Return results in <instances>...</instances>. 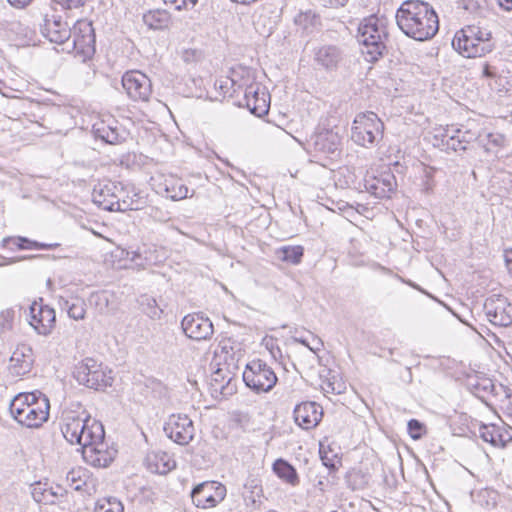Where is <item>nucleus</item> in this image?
<instances>
[{
  "label": "nucleus",
  "mask_w": 512,
  "mask_h": 512,
  "mask_svg": "<svg viewBox=\"0 0 512 512\" xmlns=\"http://www.w3.org/2000/svg\"><path fill=\"white\" fill-rule=\"evenodd\" d=\"M61 431L69 443L81 447L83 459L92 466L107 467L116 457L117 449L105 441L102 423L85 410L79 413L66 411Z\"/></svg>",
  "instance_id": "nucleus-1"
},
{
  "label": "nucleus",
  "mask_w": 512,
  "mask_h": 512,
  "mask_svg": "<svg viewBox=\"0 0 512 512\" xmlns=\"http://www.w3.org/2000/svg\"><path fill=\"white\" fill-rule=\"evenodd\" d=\"M400 30L416 41L433 38L439 30V19L428 3L421 0H406L396 12Z\"/></svg>",
  "instance_id": "nucleus-2"
},
{
  "label": "nucleus",
  "mask_w": 512,
  "mask_h": 512,
  "mask_svg": "<svg viewBox=\"0 0 512 512\" xmlns=\"http://www.w3.org/2000/svg\"><path fill=\"white\" fill-rule=\"evenodd\" d=\"M50 403L41 392L20 393L10 403L11 416L22 426L38 428L49 417Z\"/></svg>",
  "instance_id": "nucleus-3"
},
{
  "label": "nucleus",
  "mask_w": 512,
  "mask_h": 512,
  "mask_svg": "<svg viewBox=\"0 0 512 512\" xmlns=\"http://www.w3.org/2000/svg\"><path fill=\"white\" fill-rule=\"evenodd\" d=\"M452 45L466 58L482 57L494 49L491 32L475 25L458 31L452 40Z\"/></svg>",
  "instance_id": "nucleus-4"
},
{
  "label": "nucleus",
  "mask_w": 512,
  "mask_h": 512,
  "mask_svg": "<svg viewBox=\"0 0 512 512\" xmlns=\"http://www.w3.org/2000/svg\"><path fill=\"white\" fill-rule=\"evenodd\" d=\"M384 123L372 111L358 113L351 126L352 141L364 148L376 146L383 138Z\"/></svg>",
  "instance_id": "nucleus-5"
},
{
  "label": "nucleus",
  "mask_w": 512,
  "mask_h": 512,
  "mask_svg": "<svg viewBox=\"0 0 512 512\" xmlns=\"http://www.w3.org/2000/svg\"><path fill=\"white\" fill-rule=\"evenodd\" d=\"M73 376L80 385L105 390L113 383L112 371L93 358H85L74 369Z\"/></svg>",
  "instance_id": "nucleus-6"
},
{
  "label": "nucleus",
  "mask_w": 512,
  "mask_h": 512,
  "mask_svg": "<svg viewBox=\"0 0 512 512\" xmlns=\"http://www.w3.org/2000/svg\"><path fill=\"white\" fill-rule=\"evenodd\" d=\"M378 18L370 16L358 27L357 40L362 45V53L368 62H374L382 55L385 48L384 29L378 25Z\"/></svg>",
  "instance_id": "nucleus-7"
},
{
  "label": "nucleus",
  "mask_w": 512,
  "mask_h": 512,
  "mask_svg": "<svg viewBox=\"0 0 512 512\" xmlns=\"http://www.w3.org/2000/svg\"><path fill=\"white\" fill-rule=\"evenodd\" d=\"M274 370L263 360L254 359L247 363L243 372V381L251 390L261 393L269 392L277 383Z\"/></svg>",
  "instance_id": "nucleus-8"
},
{
  "label": "nucleus",
  "mask_w": 512,
  "mask_h": 512,
  "mask_svg": "<svg viewBox=\"0 0 512 512\" xmlns=\"http://www.w3.org/2000/svg\"><path fill=\"white\" fill-rule=\"evenodd\" d=\"M72 30V41H67V52H75L83 57L90 58L95 53V33L92 23L86 20H78Z\"/></svg>",
  "instance_id": "nucleus-9"
},
{
  "label": "nucleus",
  "mask_w": 512,
  "mask_h": 512,
  "mask_svg": "<svg viewBox=\"0 0 512 512\" xmlns=\"http://www.w3.org/2000/svg\"><path fill=\"white\" fill-rule=\"evenodd\" d=\"M488 321L499 327H508L512 324V303L502 295L488 297L483 306Z\"/></svg>",
  "instance_id": "nucleus-10"
},
{
  "label": "nucleus",
  "mask_w": 512,
  "mask_h": 512,
  "mask_svg": "<svg viewBox=\"0 0 512 512\" xmlns=\"http://www.w3.org/2000/svg\"><path fill=\"white\" fill-rule=\"evenodd\" d=\"M225 496L226 487L216 481L202 482L196 485L191 492L193 503L202 509L215 507L224 500Z\"/></svg>",
  "instance_id": "nucleus-11"
},
{
  "label": "nucleus",
  "mask_w": 512,
  "mask_h": 512,
  "mask_svg": "<svg viewBox=\"0 0 512 512\" xmlns=\"http://www.w3.org/2000/svg\"><path fill=\"white\" fill-rule=\"evenodd\" d=\"M39 26L41 34L52 43L65 44L71 38V28L54 11L44 13Z\"/></svg>",
  "instance_id": "nucleus-12"
},
{
  "label": "nucleus",
  "mask_w": 512,
  "mask_h": 512,
  "mask_svg": "<svg viewBox=\"0 0 512 512\" xmlns=\"http://www.w3.org/2000/svg\"><path fill=\"white\" fill-rule=\"evenodd\" d=\"M308 146L316 156L334 159L341 153V137L337 132L324 130L312 135Z\"/></svg>",
  "instance_id": "nucleus-13"
},
{
  "label": "nucleus",
  "mask_w": 512,
  "mask_h": 512,
  "mask_svg": "<svg viewBox=\"0 0 512 512\" xmlns=\"http://www.w3.org/2000/svg\"><path fill=\"white\" fill-rule=\"evenodd\" d=\"M122 86L133 101H148L152 93L151 80L140 71H128L122 76Z\"/></svg>",
  "instance_id": "nucleus-14"
},
{
  "label": "nucleus",
  "mask_w": 512,
  "mask_h": 512,
  "mask_svg": "<svg viewBox=\"0 0 512 512\" xmlns=\"http://www.w3.org/2000/svg\"><path fill=\"white\" fill-rule=\"evenodd\" d=\"M166 435L179 445L189 444L195 433L193 421L185 414H172L164 425Z\"/></svg>",
  "instance_id": "nucleus-15"
},
{
  "label": "nucleus",
  "mask_w": 512,
  "mask_h": 512,
  "mask_svg": "<svg viewBox=\"0 0 512 512\" xmlns=\"http://www.w3.org/2000/svg\"><path fill=\"white\" fill-rule=\"evenodd\" d=\"M181 328L188 338L195 341L208 340L214 333V327L208 317L202 313H192L183 317Z\"/></svg>",
  "instance_id": "nucleus-16"
},
{
  "label": "nucleus",
  "mask_w": 512,
  "mask_h": 512,
  "mask_svg": "<svg viewBox=\"0 0 512 512\" xmlns=\"http://www.w3.org/2000/svg\"><path fill=\"white\" fill-rule=\"evenodd\" d=\"M29 324L40 335H49L55 325L56 314L53 308L34 301L29 308Z\"/></svg>",
  "instance_id": "nucleus-17"
},
{
  "label": "nucleus",
  "mask_w": 512,
  "mask_h": 512,
  "mask_svg": "<svg viewBox=\"0 0 512 512\" xmlns=\"http://www.w3.org/2000/svg\"><path fill=\"white\" fill-rule=\"evenodd\" d=\"M435 137L440 138L445 149L455 152L466 150L467 145L476 139L475 133L454 126L441 129Z\"/></svg>",
  "instance_id": "nucleus-18"
},
{
  "label": "nucleus",
  "mask_w": 512,
  "mask_h": 512,
  "mask_svg": "<svg viewBox=\"0 0 512 512\" xmlns=\"http://www.w3.org/2000/svg\"><path fill=\"white\" fill-rule=\"evenodd\" d=\"M121 191V182L105 181L94 187L92 192L93 202L107 211H116L118 193Z\"/></svg>",
  "instance_id": "nucleus-19"
},
{
  "label": "nucleus",
  "mask_w": 512,
  "mask_h": 512,
  "mask_svg": "<svg viewBox=\"0 0 512 512\" xmlns=\"http://www.w3.org/2000/svg\"><path fill=\"white\" fill-rule=\"evenodd\" d=\"M396 186V178L391 171H384L378 176L365 179V189L377 198H390Z\"/></svg>",
  "instance_id": "nucleus-20"
},
{
  "label": "nucleus",
  "mask_w": 512,
  "mask_h": 512,
  "mask_svg": "<svg viewBox=\"0 0 512 512\" xmlns=\"http://www.w3.org/2000/svg\"><path fill=\"white\" fill-rule=\"evenodd\" d=\"M246 107L256 116H263L269 110V95L258 84H251L244 90Z\"/></svg>",
  "instance_id": "nucleus-21"
},
{
  "label": "nucleus",
  "mask_w": 512,
  "mask_h": 512,
  "mask_svg": "<svg viewBox=\"0 0 512 512\" xmlns=\"http://www.w3.org/2000/svg\"><path fill=\"white\" fill-rule=\"evenodd\" d=\"M33 363L32 348L24 344L19 345L10 357L9 371L13 376H24L31 371Z\"/></svg>",
  "instance_id": "nucleus-22"
},
{
  "label": "nucleus",
  "mask_w": 512,
  "mask_h": 512,
  "mask_svg": "<svg viewBox=\"0 0 512 512\" xmlns=\"http://www.w3.org/2000/svg\"><path fill=\"white\" fill-rule=\"evenodd\" d=\"M293 416L296 424L304 429H309L319 423L322 411L315 402H303L295 407Z\"/></svg>",
  "instance_id": "nucleus-23"
},
{
  "label": "nucleus",
  "mask_w": 512,
  "mask_h": 512,
  "mask_svg": "<svg viewBox=\"0 0 512 512\" xmlns=\"http://www.w3.org/2000/svg\"><path fill=\"white\" fill-rule=\"evenodd\" d=\"M146 468L156 474L165 475L176 468V461L165 451H151L144 460Z\"/></svg>",
  "instance_id": "nucleus-24"
},
{
  "label": "nucleus",
  "mask_w": 512,
  "mask_h": 512,
  "mask_svg": "<svg viewBox=\"0 0 512 512\" xmlns=\"http://www.w3.org/2000/svg\"><path fill=\"white\" fill-rule=\"evenodd\" d=\"M342 60V51L335 45H323L315 52V61L326 70H334Z\"/></svg>",
  "instance_id": "nucleus-25"
},
{
  "label": "nucleus",
  "mask_w": 512,
  "mask_h": 512,
  "mask_svg": "<svg viewBox=\"0 0 512 512\" xmlns=\"http://www.w3.org/2000/svg\"><path fill=\"white\" fill-rule=\"evenodd\" d=\"M119 201L116 204V211L125 212L128 210H139L144 203L141 195L136 192L133 186H124L121 183V191L118 193Z\"/></svg>",
  "instance_id": "nucleus-26"
},
{
  "label": "nucleus",
  "mask_w": 512,
  "mask_h": 512,
  "mask_svg": "<svg viewBox=\"0 0 512 512\" xmlns=\"http://www.w3.org/2000/svg\"><path fill=\"white\" fill-rule=\"evenodd\" d=\"M93 131L96 138L108 144H118L125 139L124 132L116 124H109L105 121L95 123Z\"/></svg>",
  "instance_id": "nucleus-27"
},
{
  "label": "nucleus",
  "mask_w": 512,
  "mask_h": 512,
  "mask_svg": "<svg viewBox=\"0 0 512 512\" xmlns=\"http://www.w3.org/2000/svg\"><path fill=\"white\" fill-rule=\"evenodd\" d=\"M508 436L507 432H502V430L495 425H481L479 428V437L489 444H491L495 448H503L506 446L507 442L510 438H506Z\"/></svg>",
  "instance_id": "nucleus-28"
},
{
  "label": "nucleus",
  "mask_w": 512,
  "mask_h": 512,
  "mask_svg": "<svg viewBox=\"0 0 512 512\" xmlns=\"http://www.w3.org/2000/svg\"><path fill=\"white\" fill-rule=\"evenodd\" d=\"M58 304L61 310L66 311L73 320H83L86 315L85 301L79 297H60Z\"/></svg>",
  "instance_id": "nucleus-29"
},
{
  "label": "nucleus",
  "mask_w": 512,
  "mask_h": 512,
  "mask_svg": "<svg viewBox=\"0 0 512 512\" xmlns=\"http://www.w3.org/2000/svg\"><path fill=\"white\" fill-rule=\"evenodd\" d=\"M161 186L165 196L173 201H179L188 197L189 189L180 179L172 176L165 178Z\"/></svg>",
  "instance_id": "nucleus-30"
},
{
  "label": "nucleus",
  "mask_w": 512,
  "mask_h": 512,
  "mask_svg": "<svg viewBox=\"0 0 512 512\" xmlns=\"http://www.w3.org/2000/svg\"><path fill=\"white\" fill-rule=\"evenodd\" d=\"M16 246L18 249H53L59 244L52 243H41L37 241L30 240L25 237H5L2 240V247L10 248V245Z\"/></svg>",
  "instance_id": "nucleus-31"
},
{
  "label": "nucleus",
  "mask_w": 512,
  "mask_h": 512,
  "mask_svg": "<svg viewBox=\"0 0 512 512\" xmlns=\"http://www.w3.org/2000/svg\"><path fill=\"white\" fill-rule=\"evenodd\" d=\"M144 23L154 30L167 28L170 23V14L165 10H153L143 15Z\"/></svg>",
  "instance_id": "nucleus-32"
},
{
  "label": "nucleus",
  "mask_w": 512,
  "mask_h": 512,
  "mask_svg": "<svg viewBox=\"0 0 512 512\" xmlns=\"http://www.w3.org/2000/svg\"><path fill=\"white\" fill-rule=\"evenodd\" d=\"M273 471L276 475L287 483L296 486L299 483V477L295 468L283 459H277L273 464Z\"/></svg>",
  "instance_id": "nucleus-33"
},
{
  "label": "nucleus",
  "mask_w": 512,
  "mask_h": 512,
  "mask_svg": "<svg viewBox=\"0 0 512 512\" xmlns=\"http://www.w3.org/2000/svg\"><path fill=\"white\" fill-rule=\"evenodd\" d=\"M31 495L37 503L54 504L53 487L48 483H34L31 486Z\"/></svg>",
  "instance_id": "nucleus-34"
},
{
  "label": "nucleus",
  "mask_w": 512,
  "mask_h": 512,
  "mask_svg": "<svg viewBox=\"0 0 512 512\" xmlns=\"http://www.w3.org/2000/svg\"><path fill=\"white\" fill-rule=\"evenodd\" d=\"M278 258L291 264L301 262L303 248L301 246H284L277 251Z\"/></svg>",
  "instance_id": "nucleus-35"
},
{
  "label": "nucleus",
  "mask_w": 512,
  "mask_h": 512,
  "mask_svg": "<svg viewBox=\"0 0 512 512\" xmlns=\"http://www.w3.org/2000/svg\"><path fill=\"white\" fill-rule=\"evenodd\" d=\"M214 86L223 97H232L241 86L234 77H225L215 81Z\"/></svg>",
  "instance_id": "nucleus-36"
},
{
  "label": "nucleus",
  "mask_w": 512,
  "mask_h": 512,
  "mask_svg": "<svg viewBox=\"0 0 512 512\" xmlns=\"http://www.w3.org/2000/svg\"><path fill=\"white\" fill-rule=\"evenodd\" d=\"M123 504L114 497L102 498L97 501L94 512H123Z\"/></svg>",
  "instance_id": "nucleus-37"
},
{
  "label": "nucleus",
  "mask_w": 512,
  "mask_h": 512,
  "mask_svg": "<svg viewBox=\"0 0 512 512\" xmlns=\"http://www.w3.org/2000/svg\"><path fill=\"white\" fill-rule=\"evenodd\" d=\"M143 312L151 319H160L163 310L158 306L156 300L151 297H143L141 300Z\"/></svg>",
  "instance_id": "nucleus-38"
},
{
  "label": "nucleus",
  "mask_w": 512,
  "mask_h": 512,
  "mask_svg": "<svg viewBox=\"0 0 512 512\" xmlns=\"http://www.w3.org/2000/svg\"><path fill=\"white\" fill-rule=\"evenodd\" d=\"M295 22L305 30H309V28H314L320 25V17L309 10L304 13H300L296 17Z\"/></svg>",
  "instance_id": "nucleus-39"
},
{
  "label": "nucleus",
  "mask_w": 512,
  "mask_h": 512,
  "mask_svg": "<svg viewBox=\"0 0 512 512\" xmlns=\"http://www.w3.org/2000/svg\"><path fill=\"white\" fill-rule=\"evenodd\" d=\"M85 473L82 470H72L67 474V481L70 482L72 489L76 491L82 490L85 485V480L82 478Z\"/></svg>",
  "instance_id": "nucleus-40"
},
{
  "label": "nucleus",
  "mask_w": 512,
  "mask_h": 512,
  "mask_svg": "<svg viewBox=\"0 0 512 512\" xmlns=\"http://www.w3.org/2000/svg\"><path fill=\"white\" fill-rule=\"evenodd\" d=\"M146 214L156 222L165 223L170 220V213L156 206H150L147 208Z\"/></svg>",
  "instance_id": "nucleus-41"
},
{
  "label": "nucleus",
  "mask_w": 512,
  "mask_h": 512,
  "mask_svg": "<svg viewBox=\"0 0 512 512\" xmlns=\"http://www.w3.org/2000/svg\"><path fill=\"white\" fill-rule=\"evenodd\" d=\"M14 314L13 309H5L0 312V334L12 329Z\"/></svg>",
  "instance_id": "nucleus-42"
},
{
  "label": "nucleus",
  "mask_w": 512,
  "mask_h": 512,
  "mask_svg": "<svg viewBox=\"0 0 512 512\" xmlns=\"http://www.w3.org/2000/svg\"><path fill=\"white\" fill-rule=\"evenodd\" d=\"M408 433L412 439L417 440L420 439L425 432V426L423 423L418 421L417 419H411L407 424Z\"/></svg>",
  "instance_id": "nucleus-43"
},
{
  "label": "nucleus",
  "mask_w": 512,
  "mask_h": 512,
  "mask_svg": "<svg viewBox=\"0 0 512 512\" xmlns=\"http://www.w3.org/2000/svg\"><path fill=\"white\" fill-rule=\"evenodd\" d=\"M503 141V138L501 135L498 134H487L485 136V139H481V142L483 143V147L487 152H492L493 147H499L501 146Z\"/></svg>",
  "instance_id": "nucleus-44"
},
{
  "label": "nucleus",
  "mask_w": 512,
  "mask_h": 512,
  "mask_svg": "<svg viewBox=\"0 0 512 512\" xmlns=\"http://www.w3.org/2000/svg\"><path fill=\"white\" fill-rule=\"evenodd\" d=\"M165 4L174 7L175 10H187L190 8H194V6L198 3L199 0H163Z\"/></svg>",
  "instance_id": "nucleus-45"
},
{
  "label": "nucleus",
  "mask_w": 512,
  "mask_h": 512,
  "mask_svg": "<svg viewBox=\"0 0 512 512\" xmlns=\"http://www.w3.org/2000/svg\"><path fill=\"white\" fill-rule=\"evenodd\" d=\"M65 9H75L83 6L86 0H54Z\"/></svg>",
  "instance_id": "nucleus-46"
},
{
  "label": "nucleus",
  "mask_w": 512,
  "mask_h": 512,
  "mask_svg": "<svg viewBox=\"0 0 512 512\" xmlns=\"http://www.w3.org/2000/svg\"><path fill=\"white\" fill-rule=\"evenodd\" d=\"M323 6L329 8H341L344 7L348 0H319Z\"/></svg>",
  "instance_id": "nucleus-47"
},
{
  "label": "nucleus",
  "mask_w": 512,
  "mask_h": 512,
  "mask_svg": "<svg viewBox=\"0 0 512 512\" xmlns=\"http://www.w3.org/2000/svg\"><path fill=\"white\" fill-rule=\"evenodd\" d=\"M319 453H320V457H321L323 465L329 469H335V462H334L333 458H330L328 456V454L322 450V448H320Z\"/></svg>",
  "instance_id": "nucleus-48"
},
{
  "label": "nucleus",
  "mask_w": 512,
  "mask_h": 512,
  "mask_svg": "<svg viewBox=\"0 0 512 512\" xmlns=\"http://www.w3.org/2000/svg\"><path fill=\"white\" fill-rule=\"evenodd\" d=\"M476 387L488 393L494 390V384L490 379H483L481 382L477 383Z\"/></svg>",
  "instance_id": "nucleus-49"
},
{
  "label": "nucleus",
  "mask_w": 512,
  "mask_h": 512,
  "mask_svg": "<svg viewBox=\"0 0 512 512\" xmlns=\"http://www.w3.org/2000/svg\"><path fill=\"white\" fill-rule=\"evenodd\" d=\"M10 5L15 8H24L28 6L32 0H7Z\"/></svg>",
  "instance_id": "nucleus-50"
},
{
  "label": "nucleus",
  "mask_w": 512,
  "mask_h": 512,
  "mask_svg": "<svg viewBox=\"0 0 512 512\" xmlns=\"http://www.w3.org/2000/svg\"><path fill=\"white\" fill-rule=\"evenodd\" d=\"M483 76L487 78H493L496 76L495 71L492 69V67L489 64H485L483 66Z\"/></svg>",
  "instance_id": "nucleus-51"
},
{
  "label": "nucleus",
  "mask_w": 512,
  "mask_h": 512,
  "mask_svg": "<svg viewBox=\"0 0 512 512\" xmlns=\"http://www.w3.org/2000/svg\"><path fill=\"white\" fill-rule=\"evenodd\" d=\"M499 6L506 11L512 10V0H497Z\"/></svg>",
  "instance_id": "nucleus-52"
},
{
  "label": "nucleus",
  "mask_w": 512,
  "mask_h": 512,
  "mask_svg": "<svg viewBox=\"0 0 512 512\" xmlns=\"http://www.w3.org/2000/svg\"><path fill=\"white\" fill-rule=\"evenodd\" d=\"M127 258L130 259L131 261H137L138 259L141 258V255L138 251H131V252H127Z\"/></svg>",
  "instance_id": "nucleus-53"
},
{
  "label": "nucleus",
  "mask_w": 512,
  "mask_h": 512,
  "mask_svg": "<svg viewBox=\"0 0 512 512\" xmlns=\"http://www.w3.org/2000/svg\"><path fill=\"white\" fill-rule=\"evenodd\" d=\"M63 489L60 486H57L56 488H53V496H54V503L56 500L63 495Z\"/></svg>",
  "instance_id": "nucleus-54"
},
{
  "label": "nucleus",
  "mask_w": 512,
  "mask_h": 512,
  "mask_svg": "<svg viewBox=\"0 0 512 512\" xmlns=\"http://www.w3.org/2000/svg\"><path fill=\"white\" fill-rule=\"evenodd\" d=\"M424 186H425V191L426 192L431 191L432 188H433V185L430 182H428V181L424 184Z\"/></svg>",
  "instance_id": "nucleus-55"
},
{
  "label": "nucleus",
  "mask_w": 512,
  "mask_h": 512,
  "mask_svg": "<svg viewBox=\"0 0 512 512\" xmlns=\"http://www.w3.org/2000/svg\"><path fill=\"white\" fill-rule=\"evenodd\" d=\"M97 298L103 302H105V304L108 303V298L104 295V294H101V295H97Z\"/></svg>",
  "instance_id": "nucleus-56"
},
{
  "label": "nucleus",
  "mask_w": 512,
  "mask_h": 512,
  "mask_svg": "<svg viewBox=\"0 0 512 512\" xmlns=\"http://www.w3.org/2000/svg\"><path fill=\"white\" fill-rule=\"evenodd\" d=\"M316 487L323 491L324 490V482L322 480H319L318 483L316 484Z\"/></svg>",
  "instance_id": "nucleus-57"
},
{
  "label": "nucleus",
  "mask_w": 512,
  "mask_h": 512,
  "mask_svg": "<svg viewBox=\"0 0 512 512\" xmlns=\"http://www.w3.org/2000/svg\"><path fill=\"white\" fill-rule=\"evenodd\" d=\"M296 341L300 342L301 344L308 346V343L303 339H295Z\"/></svg>",
  "instance_id": "nucleus-58"
},
{
  "label": "nucleus",
  "mask_w": 512,
  "mask_h": 512,
  "mask_svg": "<svg viewBox=\"0 0 512 512\" xmlns=\"http://www.w3.org/2000/svg\"><path fill=\"white\" fill-rule=\"evenodd\" d=\"M220 373H221V369H218V370L214 373V376H215V377L220 376Z\"/></svg>",
  "instance_id": "nucleus-59"
},
{
  "label": "nucleus",
  "mask_w": 512,
  "mask_h": 512,
  "mask_svg": "<svg viewBox=\"0 0 512 512\" xmlns=\"http://www.w3.org/2000/svg\"><path fill=\"white\" fill-rule=\"evenodd\" d=\"M328 388H330L332 392L336 390L331 384H328Z\"/></svg>",
  "instance_id": "nucleus-60"
},
{
  "label": "nucleus",
  "mask_w": 512,
  "mask_h": 512,
  "mask_svg": "<svg viewBox=\"0 0 512 512\" xmlns=\"http://www.w3.org/2000/svg\"><path fill=\"white\" fill-rule=\"evenodd\" d=\"M218 379H220V376L214 377L215 381H218Z\"/></svg>",
  "instance_id": "nucleus-61"
},
{
  "label": "nucleus",
  "mask_w": 512,
  "mask_h": 512,
  "mask_svg": "<svg viewBox=\"0 0 512 512\" xmlns=\"http://www.w3.org/2000/svg\"><path fill=\"white\" fill-rule=\"evenodd\" d=\"M19 259H14L12 260L10 263H15L16 261H18Z\"/></svg>",
  "instance_id": "nucleus-62"
}]
</instances>
